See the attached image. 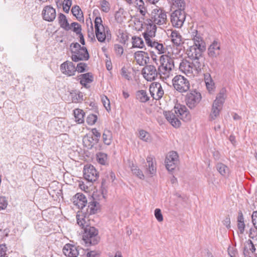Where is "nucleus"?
<instances>
[{
	"label": "nucleus",
	"mask_w": 257,
	"mask_h": 257,
	"mask_svg": "<svg viewBox=\"0 0 257 257\" xmlns=\"http://www.w3.org/2000/svg\"><path fill=\"white\" fill-rule=\"evenodd\" d=\"M164 115L166 119L175 127L180 126V119L187 122L191 119V115L187 107L180 104H176L171 111H164Z\"/></svg>",
	"instance_id": "1"
},
{
	"label": "nucleus",
	"mask_w": 257,
	"mask_h": 257,
	"mask_svg": "<svg viewBox=\"0 0 257 257\" xmlns=\"http://www.w3.org/2000/svg\"><path fill=\"white\" fill-rule=\"evenodd\" d=\"M167 21L166 13L165 11L158 7L153 9L150 15V18L146 20L144 23L146 26L145 32H148L152 28L155 29L156 32V25L161 26L166 24Z\"/></svg>",
	"instance_id": "2"
},
{
	"label": "nucleus",
	"mask_w": 257,
	"mask_h": 257,
	"mask_svg": "<svg viewBox=\"0 0 257 257\" xmlns=\"http://www.w3.org/2000/svg\"><path fill=\"white\" fill-rule=\"evenodd\" d=\"M159 61L160 65L158 68V73L163 81H167L173 76L174 61L168 55H162Z\"/></svg>",
	"instance_id": "3"
},
{
	"label": "nucleus",
	"mask_w": 257,
	"mask_h": 257,
	"mask_svg": "<svg viewBox=\"0 0 257 257\" xmlns=\"http://www.w3.org/2000/svg\"><path fill=\"white\" fill-rule=\"evenodd\" d=\"M200 60H192L189 62L186 60H183L180 63V71L186 74L188 77H194L201 72L204 64V63L199 62Z\"/></svg>",
	"instance_id": "4"
},
{
	"label": "nucleus",
	"mask_w": 257,
	"mask_h": 257,
	"mask_svg": "<svg viewBox=\"0 0 257 257\" xmlns=\"http://www.w3.org/2000/svg\"><path fill=\"white\" fill-rule=\"evenodd\" d=\"M226 96V90L225 88H222L217 94L215 99L213 102L209 117L210 120H215L219 115Z\"/></svg>",
	"instance_id": "5"
},
{
	"label": "nucleus",
	"mask_w": 257,
	"mask_h": 257,
	"mask_svg": "<svg viewBox=\"0 0 257 257\" xmlns=\"http://www.w3.org/2000/svg\"><path fill=\"white\" fill-rule=\"evenodd\" d=\"M143 34L148 46L155 48L159 54H163L166 52L167 47L165 45L157 42L154 39L156 36L155 29L152 28V30L150 29L148 32H144Z\"/></svg>",
	"instance_id": "6"
},
{
	"label": "nucleus",
	"mask_w": 257,
	"mask_h": 257,
	"mask_svg": "<svg viewBox=\"0 0 257 257\" xmlns=\"http://www.w3.org/2000/svg\"><path fill=\"white\" fill-rule=\"evenodd\" d=\"M95 35L97 40L103 42L106 39L108 40L111 38V34L108 28L105 27L102 24V21L100 17H97L94 21Z\"/></svg>",
	"instance_id": "7"
},
{
	"label": "nucleus",
	"mask_w": 257,
	"mask_h": 257,
	"mask_svg": "<svg viewBox=\"0 0 257 257\" xmlns=\"http://www.w3.org/2000/svg\"><path fill=\"white\" fill-rule=\"evenodd\" d=\"M172 81L175 89L180 93L186 92L190 89V84L189 80L181 75L175 76Z\"/></svg>",
	"instance_id": "8"
},
{
	"label": "nucleus",
	"mask_w": 257,
	"mask_h": 257,
	"mask_svg": "<svg viewBox=\"0 0 257 257\" xmlns=\"http://www.w3.org/2000/svg\"><path fill=\"white\" fill-rule=\"evenodd\" d=\"M83 239L87 244L95 245L99 242L98 231L94 227L88 226L84 229Z\"/></svg>",
	"instance_id": "9"
},
{
	"label": "nucleus",
	"mask_w": 257,
	"mask_h": 257,
	"mask_svg": "<svg viewBox=\"0 0 257 257\" xmlns=\"http://www.w3.org/2000/svg\"><path fill=\"white\" fill-rule=\"evenodd\" d=\"M205 50V46L199 45V46L192 45L187 50V54L189 58L193 60H200L199 62L204 63V58L202 57V53Z\"/></svg>",
	"instance_id": "10"
},
{
	"label": "nucleus",
	"mask_w": 257,
	"mask_h": 257,
	"mask_svg": "<svg viewBox=\"0 0 257 257\" xmlns=\"http://www.w3.org/2000/svg\"><path fill=\"white\" fill-rule=\"evenodd\" d=\"M186 15L184 11L181 10H176L171 13V23L174 27L181 28L185 20Z\"/></svg>",
	"instance_id": "11"
},
{
	"label": "nucleus",
	"mask_w": 257,
	"mask_h": 257,
	"mask_svg": "<svg viewBox=\"0 0 257 257\" xmlns=\"http://www.w3.org/2000/svg\"><path fill=\"white\" fill-rule=\"evenodd\" d=\"M165 165L169 171L174 170L179 163V156L177 152L171 151L169 152L166 157Z\"/></svg>",
	"instance_id": "12"
},
{
	"label": "nucleus",
	"mask_w": 257,
	"mask_h": 257,
	"mask_svg": "<svg viewBox=\"0 0 257 257\" xmlns=\"http://www.w3.org/2000/svg\"><path fill=\"white\" fill-rule=\"evenodd\" d=\"M201 98L200 93L196 90L192 91L186 96V104L190 108H194L200 102Z\"/></svg>",
	"instance_id": "13"
},
{
	"label": "nucleus",
	"mask_w": 257,
	"mask_h": 257,
	"mask_svg": "<svg viewBox=\"0 0 257 257\" xmlns=\"http://www.w3.org/2000/svg\"><path fill=\"white\" fill-rule=\"evenodd\" d=\"M71 59L74 62L87 60L89 55L86 47H82L79 50H71Z\"/></svg>",
	"instance_id": "14"
},
{
	"label": "nucleus",
	"mask_w": 257,
	"mask_h": 257,
	"mask_svg": "<svg viewBox=\"0 0 257 257\" xmlns=\"http://www.w3.org/2000/svg\"><path fill=\"white\" fill-rule=\"evenodd\" d=\"M84 178L89 182H93L98 178V173L95 168L91 165H86L83 169Z\"/></svg>",
	"instance_id": "15"
},
{
	"label": "nucleus",
	"mask_w": 257,
	"mask_h": 257,
	"mask_svg": "<svg viewBox=\"0 0 257 257\" xmlns=\"http://www.w3.org/2000/svg\"><path fill=\"white\" fill-rule=\"evenodd\" d=\"M158 74L156 67L153 65H147L142 70V74L147 81L154 80Z\"/></svg>",
	"instance_id": "16"
},
{
	"label": "nucleus",
	"mask_w": 257,
	"mask_h": 257,
	"mask_svg": "<svg viewBox=\"0 0 257 257\" xmlns=\"http://www.w3.org/2000/svg\"><path fill=\"white\" fill-rule=\"evenodd\" d=\"M150 92L153 98L156 100H159L164 95V92L160 83H153L150 86Z\"/></svg>",
	"instance_id": "17"
},
{
	"label": "nucleus",
	"mask_w": 257,
	"mask_h": 257,
	"mask_svg": "<svg viewBox=\"0 0 257 257\" xmlns=\"http://www.w3.org/2000/svg\"><path fill=\"white\" fill-rule=\"evenodd\" d=\"M60 68L62 73L67 76H73L76 72L75 66L69 61H66L61 64Z\"/></svg>",
	"instance_id": "18"
},
{
	"label": "nucleus",
	"mask_w": 257,
	"mask_h": 257,
	"mask_svg": "<svg viewBox=\"0 0 257 257\" xmlns=\"http://www.w3.org/2000/svg\"><path fill=\"white\" fill-rule=\"evenodd\" d=\"M134 58L137 63L140 66H145L150 60L148 53L143 51H138L135 52Z\"/></svg>",
	"instance_id": "19"
},
{
	"label": "nucleus",
	"mask_w": 257,
	"mask_h": 257,
	"mask_svg": "<svg viewBox=\"0 0 257 257\" xmlns=\"http://www.w3.org/2000/svg\"><path fill=\"white\" fill-rule=\"evenodd\" d=\"M42 16L45 21L52 22L56 16L55 9L51 6H47L43 10Z\"/></svg>",
	"instance_id": "20"
},
{
	"label": "nucleus",
	"mask_w": 257,
	"mask_h": 257,
	"mask_svg": "<svg viewBox=\"0 0 257 257\" xmlns=\"http://www.w3.org/2000/svg\"><path fill=\"white\" fill-rule=\"evenodd\" d=\"M77 222L78 224L82 228L85 229L86 227L89 226L90 219L89 215L82 211L78 212L77 215Z\"/></svg>",
	"instance_id": "21"
},
{
	"label": "nucleus",
	"mask_w": 257,
	"mask_h": 257,
	"mask_svg": "<svg viewBox=\"0 0 257 257\" xmlns=\"http://www.w3.org/2000/svg\"><path fill=\"white\" fill-rule=\"evenodd\" d=\"M63 252L67 257H77L79 254L77 247L70 243L66 244L64 246Z\"/></svg>",
	"instance_id": "22"
},
{
	"label": "nucleus",
	"mask_w": 257,
	"mask_h": 257,
	"mask_svg": "<svg viewBox=\"0 0 257 257\" xmlns=\"http://www.w3.org/2000/svg\"><path fill=\"white\" fill-rule=\"evenodd\" d=\"M73 202L74 205L78 208L83 209L86 206L87 200L84 194L78 193L73 197Z\"/></svg>",
	"instance_id": "23"
},
{
	"label": "nucleus",
	"mask_w": 257,
	"mask_h": 257,
	"mask_svg": "<svg viewBox=\"0 0 257 257\" xmlns=\"http://www.w3.org/2000/svg\"><path fill=\"white\" fill-rule=\"evenodd\" d=\"M147 165L146 173L153 176L156 172V165L155 160L152 156H148L146 159Z\"/></svg>",
	"instance_id": "24"
},
{
	"label": "nucleus",
	"mask_w": 257,
	"mask_h": 257,
	"mask_svg": "<svg viewBox=\"0 0 257 257\" xmlns=\"http://www.w3.org/2000/svg\"><path fill=\"white\" fill-rule=\"evenodd\" d=\"M220 53V44L217 41H214L208 48V54L209 57L214 58L219 56Z\"/></svg>",
	"instance_id": "25"
},
{
	"label": "nucleus",
	"mask_w": 257,
	"mask_h": 257,
	"mask_svg": "<svg viewBox=\"0 0 257 257\" xmlns=\"http://www.w3.org/2000/svg\"><path fill=\"white\" fill-rule=\"evenodd\" d=\"M256 250V248L253 244L252 241L250 239L246 242V245L244 247L243 254L244 257H252V254Z\"/></svg>",
	"instance_id": "26"
},
{
	"label": "nucleus",
	"mask_w": 257,
	"mask_h": 257,
	"mask_svg": "<svg viewBox=\"0 0 257 257\" xmlns=\"http://www.w3.org/2000/svg\"><path fill=\"white\" fill-rule=\"evenodd\" d=\"M191 38L194 42V45L199 46V45L205 46L200 33L196 30H193L191 32Z\"/></svg>",
	"instance_id": "27"
},
{
	"label": "nucleus",
	"mask_w": 257,
	"mask_h": 257,
	"mask_svg": "<svg viewBox=\"0 0 257 257\" xmlns=\"http://www.w3.org/2000/svg\"><path fill=\"white\" fill-rule=\"evenodd\" d=\"M98 142L95 141V139L92 136L89 135H85L83 138V144L84 146L87 149H91L94 145Z\"/></svg>",
	"instance_id": "28"
},
{
	"label": "nucleus",
	"mask_w": 257,
	"mask_h": 257,
	"mask_svg": "<svg viewBox=\"0 0 257 257\" xmlns=\"http://www.w3.org/2000/svg\"><path fill=\"white\" fill-rule=\"evenodd\" d=\"M98 209L99 203L93 199L88 203L87 211L85 213L88 215L94 214L97 212Z\"/></svg>",
	"instance_id": "29"
},
{
	"label": "nucleus",
	"mask_w": 257,
	"mask_h": 257,
	"mask_svg": "<svg viewBox=\"0 0 257 257\" xmlns=\"http://www.w3.org/2000/svg\"><path fill=\"white\" fill-rule=\"evenodd\" d=\"M79 79L80 80V84L86 87L87 84L93 81V77L90 73H87L80 75L79 76Z\"/></svg>",
	"instance_id": "30"
},
{
	"label": "nucleus",
	"mask_w": 257,
	"mask_h": 257,
	"mask_svg": "<svg viewBox=\"0 0 257 257\" xmlns=\"http://www.w3.org/2000/svg\"><path fill=\"white\" fill-rule=\"evenodd\" d=\"M171 41L176 46H179L182 44V37L177 31H172L170 35Z\"/></svg>",
	"instance_id": "31"
},
{
	"label": "nucleus",
	"mask_w": 257,
	"mask_h": 257,
	"mask_svg": "<svg viewBox=\"0 0 257 257\" xmlns=\"http://www.w3.org/2000/svg\"><path fill=\"white\" fill-rule=\"evenodd\" d=\"M126 12L123 8H120L118 11L115 12V19L118 23H122L125 20Z\"/></svg>",
	"instance_id": "32"
},
{
	"label": "nucleus",
	"mask_w": 257,
	"mask_h": 257,
	"mask_svg": "<svg viewBox=\"0 0 257 257\" xmlns=\"http://www.w3.org/2000/svg\"><path fill=\"white\" fill-rule=\"evenodd\" d=\"M59 24H60L61 28H63L66 30H69L70 29L69 23H68L67 20L66 16L60 13L58 16Z\"/></svg>",
	"instance_id": "33"
},
{
	"label": "nucleus",
	"mask_w": 257,
	"mask_h": 257,
	"mask_svg": "<svg viewBox=\"0 0 257 257\" xmlns=\"http://www.w3.org/2000/svg\"><path fill=\"white\" fill-rule=\"evenodd\" d=\"M136 98L140 102L144 103L149 100V96L146 91L144 90H139L137 92Z\"/></svg>",
	"instance_id": "34"
},
{
	"label": "nucleus",
	"mask_w": 257,
	"mask_h": 257,
	"mask_svg": "<svg viewBox=\"0 0 257 257\" xmlns=\"http://www.w3.org/2000/svg\"><path fill=\"white\" fill-rule=\"evenodd\" d=\"M74 115L75 121L78 123L84 122V113L80 109H76L74 110Z\"/></svg>",
	"instance_id": "35"
},
{
	"label": "nucleus",
	"mask_w": 257,
	"mask_h": 257,
	"mask_svg": "<svg viewBox=\"0 0 257 257\" xmlns=\"http://www.w3.org/2000/svg\"><path fill=\"white\" fill-rule=\"evenodd\" d=\"M216 169L219 173L223 176L227 177L229 174V169L223 164H217L216 165Z\"/></svg>",
	"instance_id": "36"
},
{
	"label": "nucleus",
	"mask_w": 257,
	"mask_h": 257,
	"mask_svg": "<svg viewBox=\"0 0 257 257\" xmlns=\"http://www.w3.org/2000/svg\"><path fill=\"white\" fill-rule=\"evenodd\" d=\"M103 143L106 145H109L111 143L112 136L111 132L108 130H105L102 135Z\"/></svg>",
	"instance_id": "37"
},
{
	"label": "nucleus",
	"mask_w": 257,
	"mask_h": 257,
	"mask_svg": "<svg viewBox=\"0 0 257 257\" xmlns=\"http://www.w3.org/2000/svg\"><path fill=\"white\" fill-rule=\"evenodd\" d=\"M71 12L78 21H80L83 19L82 12L78 6L76 5L73 7L71 9Z\"/></svg>",
	"instance_id": "38"
},
{
	"label": "nucleus",
	"mask_w": 257,
	"mask_h": 257,
	"mask_svg": "<svg viewBox=\"0 0 257 257\" xmlns=\"http://www.w3.org/2000/svg\"><path fill=\"white\" fill-rule=\"evenodd\" d=\"M133 47L135 48H143L145 44L142 38L140 37L134 36L132 38Z\"/></svg>",
	"instance_id": "39"
},
{
	"label": "nucleus",
	"mask_w": 257,
	"mask_h": 257,
	"mask_svg": "<svg viewBox=\"0 0 257 257\" xmlns=\"http://www.w3.org/2000/svg\"><path fill=\"white\" fill-rule=\"evenodd\" d=\"M97 162L101 165H105L107 162V155L104 153L99 152L96 154Z\"/></svg>",
	"instance_id": "40"
},
{
	"label": "nucleus",
	"mask_w": 257,
	"mask_h": 257,
	"mask_svg": "<svg viewBox=\"0 0 257 257\" xmlns=\"http://www.w3.org/2000/svg\"><path fill=\"white\" fill-rule=\"evenodd\" d=\"M173 4V8H176L177 10H181L184 11L185 3L184 0H171Z\"/></svg>",
	"instance_id": "41"
},
{
	"label": "nucleus",
	"mask_w": 257,
	"mask_h": 257,
	"mask_svg": "<svg viewBox=\"0 0 257 257\" xmlns=\"http://www.w3.org/2000/svg\"><path fill=\"white\" fill-rule=\"evenodd\" d=\"M139 137L140 139L146 142H150L152 140V138L150 134L144 130H141L139 131Z\"/></svg>",
	"instance_id": "42"
},
{
	"label": "nucleus",
	"mask_w": 257,
	"mask_h": 257,
	"mask_svg": "<svg viewBox=\"0 0 257 257\" xmlns=\"http://www.w3.org/2000/svg\"><path fill=\"white\" fill-rule=\"evenodd\" d=\"M131 170L133 173L137 176L140 179H144V175L143 174L142 171L140 170L137 166H134L133 165Z\"/></svg>",
	"instance_id": "43"
},
{
	"label": "nucleus",
	"mask_w": 257,
	"mask_h": 257,
	"mask_svg": "<svg viewBox=\"0 0 257 257\" xmlns=\"http://www.w3.org/2000/svg\"><path fill=\"white\" fill-rule=\"evenodd\" d=\"M101 10L107 13L110 10L109 3L105 0H103L100 2Z\"/></svg>",
	"instance_id": "44"
},
{
	"label": "nucleus",
	"mask_w": 257,
	"mask_h": 257,
	"mask_svg": "<svg viewBox=\"0 0 257 257\" xmlns=\"http://www.w3.org/2000/svg\"><path fill=\"white\" fill-rule=\"evenodd\" d=\"M72 5V1L71 0H64L63 4V9L64 11L68 13L70 8Z\"/></svg>",
	"instance_id": "45"
},
{
	"label": "nucleus",
	"mask_w": 257,
	"mask_h": 257,
	"mask_svg": "<svg viewBox=\"0 0 257 257\" xmlns=\"http://www.w3.org/2000/svg\"><path fill=\"white\" fill-rule=\"evenodd\" d=\"M101 101L107 111L110 109V101L106 96H102L101 97Z\"/></svg>",
	"instance_id": "46"
},
{
	"label": "nucleus",
	"mask_w": 257,
	"mask_h": 257,
	"mask_svg": "<svg viewBox=\"0 0 257 257\" xmlns=\"http://www.w3.org/2000/svg\"><path fill=\"white\" fill-rule=\"evenodd\" d=\"M97 117V116L93 114H89L87 117V122L90 125L94 124L96 120Z\"/></svg>",
	"instance_id": "47"
},
{
	"label": "nucleus",
	"mask_w": 257,
	"mask_h": 257,
	"mask_svg": "<svg viewBox=\"0 0 257 257\" xmlns=\"http://www.w3.org/2000/svg\"><path fill=\"white\" fill-rule=\"evenodd\" d=\"M154 214L156 218L159 222H162L163 220V215L160 209L156 208L155 210Z\"/></svg>",
	"instance_id": "48"
},
{
	"label": "nucleus",
	"mask_w": 257,
	"mask_h": 257,
	"mask_svg": "<svg viewBox=\"0 0 257 257\" xmlns=\"http://www.w3.org/2000/svg\"><path fill=\"white\" fill-rule=\"evenodd\" d=\"M87 67L86 64L84 63H79L75 67L76 71L79 73H82L85 71V68Z\"/></svg>",
	"instance_id": "49"
},
{
	"label": "nucleus",
	"mask_w": 257,
	"mask_h": 257,
	"mask_svg": "<svg viewBox=\"0 0 257 257\" xmlns=\"http://www.w3.org/2000/svg\"><path fill=\"white\" fill-rule=\"evenodd\" d=\"M249 236L254 240H257V228H250L249 230Z\"/></svg>",
	"instance_id": "50"
},
{
	"label": "nucleus",
	"mask_w": 257,
	"mask_h": 257,
	"mask_svg": "<svg viewBox=\"0 0 257 257\" xmlns=\"http://www.w3.org/2000/svg\"><path fill=\"white\" fill-rule=\"evenodd\" d=\"M71 27L73 28V31L76 34H79L81 33V29L80 25L76 22L72 23L71 24Z\"/></svg>",
	"instance_id": "51"
},
{
	"label": "nucleus",
	"mask_w": 257,
	"mask_h": 257,
	"mask_svg": "<svg viewBox=\"0 0 257 257\" xmlns=\"http://www.w3.org/2000/svg\"><path fill=\"white\" fill-rule=\"evenodd\" d=\"M114 49L116 54L119 56H121L123 53V47L119 44L114 45Z\"/></svg>",
	"instance_id": "52"
},
{
	"label": "nucleus",
	"mask_w": 257,
	"mask_h": 257,
	"mask_svg": "<svg viewBox=\"0 0 257 257\" xmlns=\"http://www.w3.org/2000/svg\"><path fill=\"white\" fill-rule=\"evenodd\" d=\"M8 205L7 201L5 197H0V210L6 208Z\"/></svg>",
	"instance_id": "53"
},
{
	"label": "nucleus",
	"mask_w": 257,
	"mask_h": 257,
	"mask_svg": "<svg viewBox=\"0 0 257 257\" xmlns=\"http://www.w3.org/2000/svg\"><path fill=\"white\" fill-rule=\"evenodd\" d=\"M121 75L126 79L130 80L131 79L130 73L128 72L127 70L125 67H122L121 69Z\"/></svg>",
	"instance_id": "54"
},
{
	"label": "nucleus",
	"mask_w": 257,
	"mask_h": 257,
	"mask_svg": "<svg viewBox=\"0 0 257 257\" xmlns=\"http://www.w3.org/2000/svg\"><path fill=\"white\" fill-rule=\"evenodd\" d=\"M91 133L92 135L95 137L94 139H95V141L98 142L101 137V134L95 128L91 129Z\"/></svg>",
	"instance_id": "55"
},
{
	"label": "nucleus",
	"mask_w": 257,
	"mask_h": 257,
	"mask_svg": "<svg viewBox=\"0 0 257 257\" xmlns=\"http://www.w3.org/2000/svg\"><path fill=\"white\" fill-rule=\"evenodd\" d=\"M251 219L254 227L257 228V211H255L252 212Z\"/></svg>",
	"instance_id": "56"
},
{
	"label": "nucleus",
	"mask_w": 257,
	"mask_h": 257,
	"mask_svg": "<svg viewBox=\"0 0 257 257\" xmlns=\"http://www.w3.org/2000/svg\"><path fill=\"white\" fill-rule=\"evenodd\" d=\"M137 8L138 10H139L140 14L142 15V16L145 17L147 13V10L145 6V4Z\"/></svg>",
	"instance_id": "57"
},
{
	"label": "nucleus",
	"mask_w": 257,
	"mask_h": 257,
	"mask_svg": "<svg viewBox=\"0 0 257 257\" xmlns=\"http://www.w3.org/2000/svg\"><path fill=\"white\" fill-rule=\"evenodd\" d=\"M206 86L207 90L210 93H212L214 91V84L213 81L211 82H208L206 83Z\"/></svg>",
	"instance_id": "58"
},
{
	"label": "nucleus",
	"mask_w": 257,
	"mask_h": 257,
	"mask_svg": "<svg viewBox=\"0 0 257 257\" xmlns=\"http://www.w3.org/2000/svg\"><path fill=\"white\" fill-rule=\"evenodd\" d=\"M7 247L4 244H0V257H4L6 254Z\"/></svg>",
	"instance_id": "59"
},
{
	"label": "nucleus",
	"mask_w": 257,
	"mask_h": 257,
	"mask_svg": "<svg viewBox=\"0 0 257 257\" xmlns=\"http://www.w3.org/2000/svg\"><path fill=\"white\" fill-rule=\"evenodd\" d=\"M223 222V224L228 228H229L230 226V218L228 216H226L224 218V219L222 221Z\"/></svg>",
	"instance_id": "60"
},
{
	"label": "nucleus",
	"mask_w": 257,
	"mask_h": 257,
	"mask_svg": "<svg viewBox=\"0 0 257 257\" xmlns=\"http://www.w3.org/2000/svg\"><path fill=\"white\" fill-rule=\"evenodd\" d=\"M88 257H99V254L96 251H90L86 254Z\"/></svg>",
	"instance_id": "61"
},
{
	"label": "nucleus",
	"mask_w": 257,
	"mask_h": 257,
	"mask_svg": "<svg viewBox=\"0 0 257 257\" xmlns=\"http://www.w3.org/2000/svg\"><path fill=\"white\" fill-rule=\"evenodd\" d=\"M238 228L240 232L242 233L244 230L245 224L244 222H240L237 224Z\"/></svg>",
	"instance_id": "62"
},
{
	"label": "nucleus",
	"mask_w": 257,
	"mask_h": 257,
	"mask_svg": "<svg viewBox=\"0 0 257 257\" xmlns=\"http://www.w3.org/2000/svg\"><path fill=\"white\" fill-rule=\"evenodd\" d=\"M204 81L205 84L207 83L208 82H211L213 81L209 74L206 73L204 74Z\"/></svg>",
	"instance_id": "63"
},
{
	"label": "nucleus",
	"mask_w": 257,
	"mask_h": 257,
	"mask_svg": "<svg viewBox=\"0 0 257 257\" xmlns=\"http://www.w3.org/2000/svg\"><path fill=\"white\" fill-rule=\"evenodd\" d=\"M237 222H238V223L244 222V218L243 216L242 213L241 211H240L238 213V216L237 217Z\"/></svg>",
	"instance_id": "64"
}]
</instances>
